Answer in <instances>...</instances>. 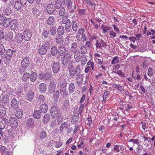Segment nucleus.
Returning <instances> with one entry per match:
<instances>
[{
    "mask_svg": "<svg viewBox=\"0 0 155 155\" xmlns=\"http://www.w3.org/2000/svg\"><path fill=\"white\" fill-rule=\"evenodd\" d=\"M50 114L52 117L53 118H55L58 116H59V115L60 114L58 107L56 106L52 107L51 109Z\"/></svg>",
    "mask_w": 155,
    "mask_h": 155,
    "instance_id": "obj_8",
    "label": "nucleus"
},
{
    "mask_svg": "<svg viewBox=\"0 0 155 155\" xmlns=\"http://www.w3.org/2000/svg\"><path fill=\"white\" fill-rule=\"evenodd\" d=\"M2 24L4 27L7 28L9 25L10 22V19L9 18H5L2 21Z\"/></svg>",
    "mask_w": 155,
    "mask_h": 155,
    "instance_id": "obj_31",
    "label": "nucleus"
},
{
    "mask_svg": "<svg viewBox=\"0 0 155 155\" xmlns=\"http://www.w3.org/2000/svg\"><path fill=\"white\" fill-rule=\"evenodd\" d=\"M59 92L58 91H56L54 92L53 96L55 101H58L59 97Z\"/></svg>",
    "mask_w": 155,
    "mask_h": 155,
    "instance_id": "obj_43",
    "label": "nucleus"
},
{
    "mask_svg": "<svg viewBox=\"0 0 155 155\" xmlns=\"http://www.w3.org/2000/svg\"><path fill=\"white\" fill-rule=\"evenodd\" d=\"M75 89L74 84L73 83H71L69 85L68 90L70 93H73Z\"/></svg>",
    "mask_w": 155,
    "mask_h": 155,
    "instance_id": "obj_39",
    "label": "nucleus"
},
{
    "mask_svg": "<svg viewBox=\"0 0 155 155\" xmlns=\"http://www.w3.org/2000/svg\"><path fill=\"white\" fill-rule=\"evenodd\" d=\"M29 64V60L28 58L25 57L21 61V66L22 68L20 69V73H21V71H22L23 69H25L28 67Z\"/></svg>",
    "mask_w": 155,
    "mask_h": 155,
    "instance_id": "obj_4",
    "label": "nucleus"
},
{
    "mask_svg": "<svg viewBox=\"0 0 155 155\" xmlns=\"http://www.w3.org/2000/svg\"><path fill=\"white\" fill-rule=\"evenodd\" d=\"M60 68V64L58 62L55 63L53 61L52 70L54 72L56 73L59 71Z\"/></svg>",
    "mask_w": 155,
    "mask_h": 155,
    "instance_id": "obj_13",
    "label": "nucleus"
},
{
    "mask_svg": "<svg viewBox=\"0 0 155 155\" xmlns=\"http://www.w3.org/2000/svg\"><path fill=\"white\" fill-rule=\"evenodd\" d=\"M87 66H90V68H91L92 71H94V63L93 62L91 61H89L87 63Z\"/></svg>",
    "mask_w": 155,
    "mask_h": 155,
    "instance_id": "obj_55",
    "label": "nucleus"
},
{
    "mask_svg": "<svg viewBox=\"0 0 155 155\" xmlns=\"http://www.w3.org/2000/svg\"><path fill=\"white\" fill-rule=\"evenodd\" d=\"M64 4L68 8H71L72 2L71 0H62Z\"/></svg>",
    "mask_w": 155,
    "mask_h": 155,
    "instance_id": "obj_33",
    "label": "nucleus"
},
{
    "mask_svg": "<svg viewBox=\"0 0 155 155\" xmlns=\"http://www.w3.org/2000/svg\"><path fill=\"white\" fill-rule=\"evenodd\" d=\"M9 98L7 95H5L2 97V103L4 104L7 103L9 101Z\"/></svg>",
    "mask_w": 155,
    "mask_h": 155,
    "instance_id": "obj_53",
    "label": "nucleus"
},
{
    "mask_svg": "<svg viewBox=\"0 0 155 155\" xmlns=\"http://www.w3.org/2000/svg\"><path fill=\"white\" fill-rule=\"evenodd\" d=\"M71 69L69 68V75L71 77H73L78 75L80 74L81 72V69L79 65H77L74 68H72L73 67H71Z\"/></svg>",
    "mask_w": 155,
    "mask_h": 155,
    "instance_id": "obj_1",
    "label": "nucleus"
},
{
    "mask_svg": "<svg viewBox=\"0 0 155 155\" xmlns=\"http://www.w3.org/2000/svg\"><path fill=\"white\" fill-rule=\"evenodd\" d=\"M20 25L21 23L20 22L13 21L11 22L10 27L12 30L17 31L19 29Z\"/></svg>",
    "mask_w": 155,
    "mask_h": 155,
    "instance_id": "obj_6",
    "label": "nucleus"
},
{
    "mask_svg": "<svg viewBox=\"0 0 155 155\" xmlns=\"http://www.w3.org/2000/svg\"><path fill=\"white\" fill-rule=\"evenodd\" d=\"M24 39L26 41L29 40L32 36L31 30L26 29L24 31L23 35Z\"/></svg>",
    "mask_w": 155,
    "mask_h": 155,
    "instance_id": "obj_7",
    "label": "nucleus"
},
{
    "mask_svg": "<svg viewBox=\"0 0 155 155\" xmlns=\"http://www.w3.org/2000/svg\"><path fill=\"white\" fill-rule=\"evenodd\" d=\"M47 24L50 26L53 25L55 21V19L54 16H50L47 20Z\"/></svg>",
    "mask_w": 155,
    "mask_h": 155,
    "instance_id": "obj_25",
    "label": "nucleus"
},
{
    "mask_svg": "<svg viewBox=\"0 0 155 155\" xmlns=\"http://www.w3.org/2000/svg\"><path fill=\"white\" fill-rule=\"evenodd\" d=\"M81 62L82 63V65H85L87 61V57L84 55L82 56L81 59Z\"/></svg>",
    "mask_w": 155,
    "mask_h": 155,
    "instance_id": "obj_57",
    "label": "nucleus"
},
{
    "mask_svg": "<svg viewBox=\"0 0 155 155\" xmlns=\"http://www.w3.org/2000/svg\"><path fill=\"white\" fill-rule=\"evenodd\" d=\"M22 5H21L19 2L17 1L15 2L14 5V7L16 9L18 10L21 9Z\"/></svg>",
    "mask_w": 155,
    "mask_h": 155,
    "instance_id": "obj_47",
    "label": "nucleus"
},
{
    "mask_svg": "<svg viewBox=\"0 0 155 155\" xmlns=\"http://www.w3.org/2000/svg\"><path fill=\"white\" fill-rule=\"evenodd\" d=\"M5 51V48L2 44H0V53L1 55L3 54Z\"/></svg>",
    "mask_w": 155,
    "mask_h": 155,
    "instance_id": "obj_61",
    "label": "nucleus"
},
{
    "mask_svg": "<svg viewBox=\"0 0 155 155\" xmlns=\"http://www.w3.org/2000/svg\"><path fill=\"white\" fill-rule=\"evenodd\" d=\"M50 118V117L49 114H45L43 117L42 121L44 123L47 124L49 121Z\"/></svg>",
    "mask_w": 155,
    "mask_h": 155,
    "instance_id": "obj_26",
    "label": "nucleus"
},
{
    "mask_svg": "<svg viewBox=\"0 0 155 155\" xmlns=\"http://www.w3.org/2000/svg\"><path fill=\"white\" fill-rule=\"evenodd\" d=\"M79 117V116L78 115H75L73 116L71 120V123L73 124L77 123L78 121Z\"/></svg>",
    "mask_w": 155,
    "mask_h": 155,
    "instance_id": "obj_51",
    "label": "nucleus"
},
{
    "mask_svg": "<svg viewBox=\"0 0 155 155\" xmlns=\"http://www.w3.org/2000/svg\"><path fill=\"white\" fill-rule=\"evenodd\" d=\"M6 113V108L2 104H0V115L2 116L3 117L5 115Z\"/></svg>",
    "mask_w": 155,
    "mask_h": 155,
    "instance_id": "obj_32",
    "label": "nucleus"
},
{
    "mask_svg": "<svg viewBox=\"0 0 155 155\" xmlns=\"http://www.w3.org/2000/svg\"><path fill=\"white\" fill-rule=\"evenodd\" d=\"M72 56V55H71L69 53H66L64 55L61 57L62 64L66 65H67L69 62H72L73 61L71 60Z\"/></svg>",
    "mask_w": 155,
    "mask_h": 155,
    "instance_id": "obj_2",
    "label": "nucleus"
},
{
    "mask_svg": "<svg viewBox=\"0 0 155 155\" xmlns=\"http://www.w3.org/2000/svg\"><path fill=\"white\" fill-rule=\"evenodd\" d=\"M81 52L82 54H85L87 51L86 48L84 45H82L80 48Z\"/></svg>",
    "mask_w": 155,
    "mask_h": 155,
    "instance_id": "obj_54",
    "label": "nucleus"
},
{
    "mask_svg": "<svg viewBox=\"0 0 155 155\" xmlns=\"http://www.w3.org/2000/svg\"><path fill=\"white\" fill-rule=\"evenodd\" d=\"M34 96V92L31 91H30L26 94V98L28 101H31L33 99Z\"/></svg>",
    "mask_w": 155,
    "mask_h": 155,
    "instance_id": "obj_20",
    "label": "nucleus"
},
{
    "mask_svg": "<svg viewBox=\"0 0 155 155\" xmlns=\"http://www.w3.org/2000/svg\"><path fill=\"white\" fill-rule=\"evenodd\" d=\"M114 87L116 88L118 91L120 92H121L122 91H124L123 90L124 88L121 86L119 84H114Z\"/></svg>",
    "mask_w": 155,
    "mask_h": 155,
    "instance_id": "obj_48",
    "label": "nucleus"
},
{
    "mask_svg": "<svg viewBox=\"0 0 155 155\" xmlns=\"http://www.w3.org/2000/svg\"><path fill=\"white\" fill-rule=\"evenodd\" d=\"M6 147L2 146L0 148V151L3 152L4 155H8L9 152L7 150Z\"/></svg>",
    "mask_w": 155,
    "mask_h": 155,
    "instance_id": "obj_42",
    "label": "nucleus"
},
{
    "mask_svg": "<svg viewBox=\"0 0 155 155\" xmlns=\"http://www.w3.org/2000/svg\"><path fill=\"white\" fill-rule=\"evenodd\" d=\"M55 4L54 7L56 9H59L60 8L62 5L61 0H55Z\"/></svg>",
    "mask_w": 155,
    "mask_h": 155,
    "instance_id": "obj_38",
    "label": "nucleus"
},
{
    "mask_svg": "<svg viewBox=\"0 0 155 155\" xmlns=\"http://www.w3.org/2000/svg\"><path fill=\"white\" fill-rule=\"evenodd\" d=\"M64 41V39H63L62 37L58 36L56 38V42L57 44L61 45L62 44Z\"/></svg>",
    "mask_w": 155,
    "mask_h": 155,
    "instance_id": "obj_37",
    "label": "nucleus"
},
{
    "mask_svg": "<svg viewBox=\"0 0 155 155\" xmlns=\"http://www.w3.org/2000/svg\"><path fill=\"white\" fill-rule=\"evenodd\" d=\"M38 136L40 139L42 140L46 137V132L45 130L41 131L38 133Z\"/></svg>",
    "mask_w": 155,
    "mask_h": 155,
    "instance_id": "obj_22",
    "label": "nucleus"
},
{
    "mask_svg": "<svg viewBox=\"0 0 155 155\" xmlns=\"http://www.w3.org/2000/svg\"><path fill=\"white\" fill-rule=\"evenodd\" d=\"M109 94V92H108V91H106L104 93L103 97V101L104 102L107 99V98L108 97Z\"/></svg>",
    "mask_w": 155,
    "mask_h": 155,
    "instance_id": "obj_64",
    "label": "nucleus"
},
{
    "mask_svg": "<svg viewBox=\"0 0 155 155\" xmlns=\"http://www.w3.org/2000/svg\"><path fill=\"white\" fill-rule=\"evenodd\" d=\"M58 33L60 35H62L64 32V28L62 26H60L58 29Z\"/></svg>",
    "mask_w": 155,
    "mask_h": 155,
    "instance_id": "obj_44",
    "label": "nucleus"
},
{
    "mask_svg": "<svg viewBox=\"0 0 155 155\" xmlns=\"http://www.w3.org/2000/svg\"><path fill=\"white\" fill-rule=\"evenodd\" d=\"M32 12L33 15L34 17L37 18L39 16L40 11L36 8L34 7L32 8Z\"/></svg>",
    "mask_w": 155,
    "mask_h": 155,
    "instance_id": "obj_24",
    "label": "nucleus"
},
{
    "mask_svg": "<svg viewBox=\"0 0 155 155\" xmlns=\"http://www.w3.org/2000/svg\"><path fill=\"white\" fill-rule=\"evenodd\" d=\"M113 72L115 74H117L121 77H125V74L124 72L121 70H119L117 71H113Z\"/></svg>",
    "mask_w": 155,
    "mask_h": 155,
    "instance_id": "obj_60",
    "label": "nucleus"
},
{
    "mask_svg": "<svg viewBox=\"0 0 155 155\" xmlns=\"http://www.w3.org/2000/svg\"><path fill=\"white\" fill-rule=\"evenodd\" d=\"M56 31V28L54 27H51L50 30V34L52 36L55 35Z\"/></svg>",
    "mask_w": 155,
    "mask_h": 155,
    "instance_id": "obj_52",
    "label": "nucleus"
},
{
    "mask_svg": "<svg viewBox=\"0 0 155 155\" xmlns=\"http://www.w3.org/2000/svg\"><path fill=\"white\" fill-rule=\"evenodd\" d=\"M53 5L52 4H49L47 6L46 8V10L48 14L50 15L53 14L54 15L57 16L58 15V14H56V12H57L58 11L54 9Z\"/></svg>",
    "mask_w": 155,
    "mask_h": 155,
    "instance_id": "obj_5",
    "label": "nucleus"
},
{
    "mask_svg": "<svg viewBox=\"0 0 155 155\" xmlns=\"http://www.w3.org/2000/svg\"><path fill=\"white\" fill-rule=\"evenodd\" d=\"M14 51L11 49H8L5 53V58L7 61H9L12 58Z\"/></svg>",
    "mask_w": 155,
    "mask_h": 155,
    "instance_id": "obj_14",
    "label": "nucleus"
},
{
    "mask_svg": "<svg viewBox=\"0 0 155 155\" xmlns=\"http://www.w3.org/2000/svg\"><path fill=\"white\" fill-rule=\"evenodd\" d=\"M23 111L21 109H18L16 110L15 113V115L18 119H20L22 117Z\"/></svg>",
    "mask_w": 155,
    "mask_h": 155,
    "instance_id": "obj_23",
    "label": "nucleus"
},
{
    "mask_svg": "<svg viewBox=\"0 0 155 155\" xmlns=\"http://www.w3.org/2000/svg\"><path fill=\"white\" fill-rule=\"evenodd\" d=\"M38 75L36 73L33 72L30 75L29 74V78L30 80L32 82L35 81L37 78Z\"/></svg>",
    "mask_w": 155,
    "mask_h": 155,
    "instance_id": "obj_29",
    "label": "nucleus"
},
{
    "mask_svg": "<svg viewBox=\"0 0 155 155\" xmlns=\"http://www.w3.org/2000/svg\"><path fill=\"white\" fill-rule=\"evenodd\" d=\"M41 45L47 50L49 49L51 47L50 42L47 41H43Z\"/></svg>",
    "mask_w": 155,
    "mask_h": 155,
    "instance_id": "obj_35",
    "label": "nucleus"
},
{
    "mask_svg": "<svg viewBox=\"0 0 155 155\" xmlns=\"http://www.w3.org/2000/svg\"><path fill=\"white\" fill-rule=\"evenodd\" d=\"M38 88L41 93H44L47 90V85L44 83H41L39 85Z\"/></svg>",
    "mask_w": 155,
    "mask_h": 155,
    "instance_id": "obj_15",
    "label": "nucleus"
},
{
    "mask_svg": "<svg viewBox=\"0 0 155 155\" xmlns=\"http://www.w3.org/2000/svg\"><path fill=\"white\" fill-rule=\"evenodd\" d=\"M58 53V51L57 46H52L51 49V53L53 56L56 55L57 53Z\"/></svg>",
    "mask_w": 155,
    "mask_h": 155,
    "instance_id": "obj_34",
    "label": "nucleus"
},
{
    "mask_svg": "<svg viewBox=\"0 0 155 155\" xmlns=\"http://www.w3.org/2000/svg\"><path fill=\"white\" fill-rule=\"evenodd\" d=\"M78 27V25L76 22L75 21H73L72 22L71 28L73 31L76 32Z\"/></svg>",
    "mask_w": 155,
    "mask_h": 155,
    "instance_id": "obj_36",
    "label": "nucleus"
},
{
    "mask_svg": "<svg viewBox=\"0 0 155 155\" xmlns=\"http://www.w3.org/2000/svg\"><path fill=\"white\" fill-rule=\"evenodd\" d=\"M69 105V100L67 99L65 100L63 103V109H66Z\"/></svg>",
    "mask_w": 155,
    "mask_h": 155,
    "instance_id": "obj_58",
    "label": "nucleus"
},
{
    "mask_svg": "<svg viewBox=\"0 0 155 155\" xmlns=\"http://www.w3.org/2000/svg\"><path fill=\"white\" fill-rule=\"evenodd\" d=\"M15 38L16 41L18 43H21L24 39L23 35L21 33H18Z\"/></svg>",
    "mask_w": 155,
    "mask_h": 155,
    "instance_id": "obj_18",
    "label": "nucleus"
},
{
    "mask_svg": "<svg viewBox=\"0 0 155 155\" xmlns=\"http://www.w3.org/2000/svg\"><path fill=\"white\" fill-rule=\"evenodd\" d=\"M29 77V73H25L22 77V82H26L28 80Z\"/></svg>",
    "mask_w": 155,
    "mask_h": 155,
    "instance_id": "obj_41",
    "label": "nucleus"
},
{
    "mask_svg": "<svg viewBox=\"0 0 155 155\" xmlns=\"http://www.w3.org/2000/svg\"><path fill=\"white\" fill-rule=\"evenodd\" d=\"M59 50L58 51V54L60 56H63L66 53V49L63 46H60L59 47Z\"/></svg>",
    "mask_w": 155,
    "mask_h": 155,
    "instance_id": "obj_19",
    "label": "nucleus"
},
{
    "mask_svg": "<svg viewBox=\"0 0 155 155\" xmlns=\"http://www.w3.org/2000/svg\"><path fill=\"white\" fill-rule=\"evenodd\" d=\"M70 125L66 122H64L62 124L60 127V131L62 132H64L65 131H67Z\"/></svg>",
    "mask_w": 155,
    "mask_h": 155,
    "instance_id": "obj_11",
    "label": "nucleus"
},
{
    "mask_svg": "<svg viewBox=\"0 0 155 155\" xmlns=\"http://www.w3.org/2000/svg\"><path fill=\"white\" fill-rule=\"evenodd\" d=\"M12 127L16 128L18 125L17 119L15 117H10L9 120V122Z\"/></svg>",
    "mask_w": 155,
    "mask_h": 155,
    "instance_id": "obj_12",
    "label": "nucleus"
},
{
    "mask_svg": "<svg viewBox=\"0 0 155 155\" xmlns=\"http://www.w3.org/2000/svg\"><path fill=\"white\" fill-rule=\"evenodd\" d=\"M11 107L13 109L16 110L18 107V103L15 99H13L11 102Z\"/></svg>",
    "mask_w": 155,
    "mask_h": 155,
    "instance_id": "obj_21",
    "label": "nucleus"
},
{
    "mask_svg": "<svg viewBox=\"0 0 155 155\" xmlns=\"http://www.w3.org/2000/svg\"><path fill=\"white\" fill-rule=\"evenodd\" d=\"M39 53L41 55L46 54L47 50L41 45H40L39 47Z\"/></svg>",
    "mask_w": 155,
    "mask_h": 155,
    "instance_id": "obj_30",
    "label": "nucleus"
},
{
    "mask_svg": "<svg viewBox=\"0 0 155 155\" xmlns=\"http://www.w3.org/2000/svg\"><path fill=\"white\" fill-rule=\"evenodd\" d=\"M48 106L47 104H44L41 105L40 107V110L42 113H46L48 110Z\"/></svg>",
    "mask_w": 155,
    "mask_h": 155,
    "instance_id": "obj_28",
    "label": "nucleus"
},
{
    "mask_svg": "<svg viewBox=\"0 0 155 155\" xmlns=\"http://www.w3.org/2000/svg\"><path fill=\"white\" fill-rule=\"evenodd\" d=\"M58 12L60 16H63L64 15L65 13V9L64 7L61 8L58 11Z\"/></svg>",
    "mask_w": 155,
    "mask_h": 155,
    "instance_id": "obj_49",
    "label": "nucleus"
},
{
    "mask_svg": "<svg viewBox=\"0 0 155 155\" xmlns=\"http://www.w3.org/2000/svg\"><path fill=\"white\" fill-rule=\"evenodd\" d=\"M44 76L45 80H49L51 79L52 74L50 72L47 71L44 73Z\"/></svg>",
    "mask_w": 155,
    "mask_h": 155,
    "instance_id": "obj_45",
    "label": "nucleus"
},
{
    "mask_svg": "<svg viewBox=\"0 0 155 155\" xmlns=\"http://www.w3.org/2000/svg\"><path fill=\"white\" fill-rule=\"evenodd\" d=\"M78 45L76 42L72 43L71 44L70 50L73 53H76L78 51Z\"/></svg>",
    "mask_w": 155,
    "mask_h": 155,
    "instance_id": "obj_17",
    "label": "nucleus"
},
{
    "mask_svg": "<svg viewBox=\"0 0 155 155\" xmlns=\"http://www.w3.org/2000/svg\"><path fill=\"white\" fill-rule=\"evenodd\" d=\"M119 147H120V148H121L123 147V146L116 145L114 148V150L117 153H118L120 151L119 148Z\"/></svg>",
    "mask_w": 155,
    "mask_h": 155,
    "instance_id": "obj_62",
    "label": "nucleus"
},
{
    "mask_svg": "<svg viewBox=\"0 0 155 155\" xmlns=\"http://www.w3.org/2000/svg\"><path fill=\"white\" fill-rule=\"evenodd\" d=\"M9 123L8 120L5 118H0V129H3L6 125Z\"/></svg>",
    "mask_w": 155,
    "mask_h": 155,
    "instance_id": "obj_10",
    "label": "nucleus"
},
{
    "mask_svg": "<svg viewBox=\"0 0 155 155\" xmlns=\"http://www.w3.org/2000/svg\"><path fill=\"white\" fill-rule=\"evenodd\" d=\"M86 10L85 9H80L78 10V14L80 16H83L85 14Z\"/></svg>",
    "mask_w": 155,
    "mask_h": 155,
    "instance_id": "obj_59",
    "label": "nucleus"
},
{
    "mask_svg": "<svg viewBox=\"0 0 155 155\" xmlns=\"http://www.w3.org/2000/svg\"><path fill=\"white\" fill-rule=\"evenodd\" d=\"M74 58L75 61L77 62L79 61L81 59L80 55L78 53H75L74 55Z\"/></svg>",
    "mask_w": 155,
    "mask_h": 155,
    "instance_id": "obj_46",
    "label": "nucleus"
},
{
    "mask_svg": "<svg viewBox=\"0 0 155 155\" xmlns=\"http://www.w3.org/2000/svg\"><path fill=\"white\" fill-rule=\"evenodd\" d=\"M34 122L33 119L31 118H29L27 121V124L30 127H32L33 126Z\"/></svg>",
    "mask_w": 155,
    "mask_h": 155,
    "instance_id": "obj_56",
    "label": "nucleus"
},
{
    "mask_svg": "<svg viewBox=\"0 0 155 155\" xmlns=\"http://www.w3.org/2000/svg\"><path fill=\"white\" fill-rule=\"evenodd\" d=\"M67 84L66 82H62L60 85V90L62 97H68V93L67 92Z\"/></svg>",
    "mask_w": 155,
    "mask_h": 155,
    "instance_id": "obj_3",
    "label": "nucleus"
},
{
    "mask_svg": "<svg viewBox=\"0 0 155 155\" xmlns=\"http://www.w3.org/2000/svg\"><path fill=\"white\" fill-rule=\"evenodd\" d=\"M56 88V85L54 82H51L49 84L48 87V91L49 93H53L55 90Z\"/></svg>",
    "mask_w": 155,
    "mask_h": 155,
    "instance_id": "obj_16",
    "label": "nucleus"
},
{
    "mask_svg": "<svg viewBox=\"0 0 155 155\" xmlns=\"http://www.w3.org/2000/svg\"><path fill=\"white\" fill-rule=\"evenodd\" d=\"M112 59L111 64H115L119 62V58L117 56L114 57L112 58Z\"/></svg>",
    "mask_w": 155,
    "mask_h": 155,
    "instance_id": "obj_50",
    "label": "nucleus"
},
{
    "mask_svg": "<svg viewBox=\"0 0 155 155\" xmlns=\"http://www.w3.org/2000/svg\"><path fill=\"white\" fill-rule=\"evenodd\" d=\"M48 32L45 30L42 31L41 35L44 37L47 38L48 36Z\"/></svg>",
    "mask_w": 155,
    "mask_h": 155,
    "instance_id": "obj_63",
    "label": "nucleus"
},
{
    "mask_svg": "<svg viewBox=\"0 0 155 155\" xmlns=\"http://www.w3.org/2000/svg\"><path fill=\"white\" fill-rule=\"evenodd\" d=\"M1 12L3 14L7 15L10 14L11 13V8L9 7H7L5 5L2 6Z\"/></svg>",
    "mask_w": 155,
    "mask_h": 155,
    "instance_id": "obj_9",
    "label": "nucleus"
},
{
    "mask_svg": "<svg viewBox=\"0 0 155 155\" xmlns=\"http://www.w3.org/2000/svg\"><path fill=\"white\" fill-rule=\"evenodd\" d=\"M83 77L80 74L76 77V81L78 85H80L83 82Z\"/></svg>",
    "mask_w": 155,
    "mask_h": 155,
    "instance_id": "obj_27",
    "label": "nucleus"
},
{
    "mask_svg": "<svg viewBox=\"0 0 155 155\" xmlns=\"http://www.w3.org/2000/svg\"><path fill=\"white\" fill-rule=\"evenodd\" d=\"M41 113L39 110H36L34 111L33 113L34 117L36 119H39L41 117Z\"/></svg>",
    "mask_w": 155,
    "mask_h": 155,
    "instance_id": "obj_40",
    "label": "nucleus"
}]
</instances>
